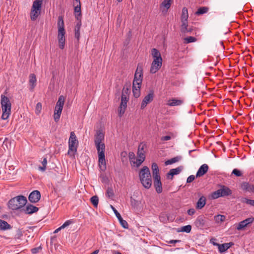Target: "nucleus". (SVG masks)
I'll return each instance as SVG.
<instances>
[{
    "label": "nucleus",
    "instance_id": "obj_42",
    "mask_svg": "<svg viewBox=\"0 0 254 254\" xmlns=\"http://www.w3.org/2000/svg\"><path fill=\"white\" fill-rule=\"evenodd\" d=\"M127 106H122L121 104L120 105V106L119 107V116L120 117H122V116L124 115V114L125 112L126 109L127 108Z\"/></svg>",
    "mask_w": 254,
    "mask_h": 254
},
{
    "label": "nucleus",
    "instance_id": "obj_54",
    "mask_svg": "<svg viewBox=\"0 0 254 254\" xmlns=\"http://www.w3.org/2000/svg\"><path fill=\"white\" fill-rule=\"evenodd\" d=\"M115 214L116 215V217L118 219H121V218L122 217L121 215L119 213V212L112 206H111Z\"/></svg>",
    "mask_w": 254,
    "mask_h": 254
},
{
    "label": "nucleus",
    "instance_id": "obj_15",
    "mask_svg": "<svg viewBox=\"0 0 254 254\" xmlns=\"http://www.w3.org/2000/svg\"><path fill=\"white\" fill-rule=\"evenodd\" d=\"M41 198V194L39 191L35 190L31 192L28 197L29 200L32 203L37 202Z\"/></svg>",
    "mask_w": 254,
    "mask_h": 254
},
{
    "label": "nucleus",
    "instance_id": "obj_39",
    "mask_svg": "<svg viewBox=\"0 0 254 254\" xmlns=\"http://www.w3.org/2000/svg\"><path fill=\"white\" fill-rule=\"evenodd\" d=\"M174 137V134L172 132H168L167 135L166 136H163L161 137V140L162 141H167L171 139L172 138Z\"/></svg>",
    "mask_w": 254,
    "mask_h": 254
},
{
    "label": "nucleus",
    "instance_id": "obj_31",
    "mask_svg": "<svg viewBox=\"0 0 254 254\" xmlns=\"http://www.w3.org/2000/svg\"><path fill=\"white\" fill-rule=\"evenodd\" d=\"M182 159V157L180 156H177L170 159H168L165 162L166 166L172 164L176 162L179 161Z\"/></svg>",
    "mask_w": 254,
    "mask_h": 254
},
{
    "label": "nucleus",
    "instance_id": "obj_13",
    "mask_svg": "<svg viewBox=\"0 0 254 254\" xmlns=\"http://www.w3.org/2000/svg\"><path fill=\"white\" fill-rule=\"evenodd\" d=\"M154 98V94L153 92H150L147 95L143 98L141 104V109H143L145 108L147 104L150 103Z\"/></svg>",
    "mask_w": 254,
    "mask_h": 254
},
{
    "label": "nucleus",
    "instance_id": "obj_18",
    "mask_svg": "<svg viewBox=\"0 0 254 254\" xmlns=\"http://www.w3.org/2000/svg\"><path fill=\"white\" fill-rule=\"evenodd\" d=\"M29 90L30 91H33L36 85L37 79L36 75L33 73H31L29 75Z\"/></svg>",
    "mask_w": 254,
    "mask_h": 254
},
{
    "label": "nucleus",
    "instance_id": "obj_62",
    "mask_svg": "<svg viewBox=\"0 0 254 254\" xmlns=\"http://www.w3.org/2000/svg\"><path fill=\"white\" fill-rule=\"evenodd\" d=\"M161 191H162V184H161V181H160V190H159L160 193Z\"/></svg>",
    "mask_w": 254,
    "mask_h": 254
},
{
    "label": "nucleus",
    "instance_id": "obj_22",
    "mask_svg": "<svg viewBox=\"0 0 254 254\" xmlns=\"http://www.w3.org/2000/svg\"><path fill=\"white\" fill-rule=\"evenodd\" d=\"M39 210V208L33 205L32 204H28L26 205L25 208L24 209V211L26 214H32L33 213L36 212Z\"/></svg>",
    "mask_w": 254,
    "mask_h": 254
},
{
    "label": "nucleus",
    "instance_id": "obj_48",
    "mask_svg": "<svg viewBox=\"0 0 254 254\" xmlns=\"http://www.w3.org/2000/svg\"><path fill=\"white\" fill-rule=\"evenodd\" d=\"M146 147V145L143 142H141L139 144L138 147V151L140 152H145L144 149Z\"/></svg>",
    "mask_w": 254,
    "mask_h": 254
},
{
    "label": "nucleus",
    "instance_id": "obj_47",
    "mask_svg": "<svg viewBox=\"0 0 254 254\" xmlns=\"http://www.w3.org/2000/svg\"><path fill=\"white\" fill-rule=\"evenodd\" d=\"M121 225H122V226L124 228H128V223H127V222L124 220L122 217L121 218V219H118Z\"/></svg>",
    "mask_w": 254,
    "mask_h": 254
},
{
    "label": "nucleus",
    "instance_id": "obj_6",
    "mask_svg": "<svg viewBox=\"0 0 254 254\" xmlns=\"http://www.w3.org/2000/svg\"><path fill=\"white\" fill-rule=\"evenodd\" d=\"M78 141L73 131L70 132L68 140V150L67 154L71 157H74L77 152Z\"/></svg>",
    "mask_w": 254,
    "mask_h": 254
},
{
    "label": "nucleus",
    "instance_id": "obj_29",
    "mask_svg": "<svg viewBox=\"0 0 254 254\" xmlns=\"http://www.w3.org/2000/svg\"><path fill=\"white\" fill-rule=\"evenodd\" d=\"M63 109L55 107L54 119L56 122H58L60 118Z\"/></svg>",
    "mask_w": 254,
    "mask_h": 254
},
{
    "label": "nucleus",
    "instance_id": "obj_8",
    "mask_svg": "<svg viewBox=\"0 0 254 254\" xmlns=\"http://www.w3.org/2000/svg\"><path fill=\"white\" fill-rule=\"evenodd\" d=\"M232 191L228 187L222 185L220 188L211 193V197L215 199L220 197H225L231 195Z\"/></svg>",
    "mask_w": 254,
    "mask_h": 254
},
{
    "label": "nucleus",
    "instance_id": "obj_32",
    "mask_svg": "<svg viewBox=\"0 0 254 254\" xmlns=\"http://www.w3.org/2000/svg\"><path fill=\"white\" fill-rule=\"evenodd\" d=\"M214 221L217 223H221L226 219V216L223 215L218 214L214 216Z\"/></svg>",
    "mask_w": 254,
    "mask_h": 254
},
{
    "label": "nucleus",
    "instance_id": "obj_1",
    "mask_svg": "<svg viewBox=\"0 0 254 254\" xmlns=\"http://www.w3.org/2000/svg\"><path fill=\"white\" fill-rule=\"evenodd\" d=\"M94 137V143L98 156L99 166L100 169L104 171L106 169V163L105 155V135L102 130L99 129L96 131Z\"/></svg>",
    "mask_w": 254,
    "mask_h": 254
},
{
    "label": "nucleus",
    "instance_id": "obj_61",
    "mask_svg": "<svg viewBox=\"0 0 254 254\" xmlns=\"http://www.w3.org/2000/svg\"><path fill=\"white\" fill-rule=\"evenodd\" d=\"M162 59L161 56V54H160V68L161 67V66L162 65Z\"/></svg>",
    "mask_w": 254,
    "mask_h": 254
},
{
    "label": "nucleus",
    "instance_id": "obj_30",
    "mask_svg": "<svg viewBox=\"0 0 254 254\" xmlns=\"http://www.w3.org/2000/svg\"><path fill=\"white\" fill-rule=\"evenodd\" d=\"M11 226L5 221L0 219V229L1 230H7L11 229Z\"/></svg>",
    "mask_w": 254,
    "mask_h": 254
},
{
    "label": "nucleus",
    "instance_id": "obj_60",
    "mask_svg": "<svg viewBox=\"0 0 254 254\" xmlns=\"http://www.w3.org/2000/svg\"><path fill=\"white\" fill-rule=\"evenodd\" d=\"M99 252V250H96L95 251H94L93 252H92V253H91L90 254H98Z\"/></svg>",
    "mask_w": 254,
    "mask_h": 254
},
{
    "label": "nucleus",
    "instance_id": "obj_49",
    "mask_svg": "<svg viewBox=\"0 0 254 254\" xmlns=\"http://www.w3.org/2000/svg\"><path fill=\"white\" fill-rule=\"evenodd\" d=\"M107 195L110 198L112 197L114 195V191L112 188H108L107 190Z\"/></svg>",
    "mask_w": 254,
    "mask_h": 254
},
{
    "label": "nucleus",
    "instance_id": "obj_3",
    "mask_svg": "<svg viewBox=\"0 0 254 254\" xmlns=\"http://www.w3.org/2000/svg\"><path fill=\"white\" fill-rule=\"evenodd\" d=\"M58 39L59 43V47L61 49L63 50L65 46V31L64 27V21L63 18L62 16L58 17Z\"/></svg>",
    "mask_w": 254,
    "mask_h": 254
},
{
    "label": "nucleus",
    "instance_id": "obj_17",
    "mask_svg": "<svg viewBox=\"0 0 254 254\" xmlns=\"http://www.w3.org/2000/svg\"><path fill=\"white\" fill-rule=\"evenodd\" d=\"M254 221V218L249 217L241 221L237 226L238 230H241L247 227L249 224H252Z\"/></svg>",
    "mask_w": 254,
    "mask_h": 254
},
{
    "label": "nucleus",
    "instance_id": "obj_40",
    "mask_svg": "<svg viewBox=\"0 0 254 254\" xmlns=\"http://www.w3.org/2000/svg\"><path fill=\"white\" fill-rule=\"evenodd\" d=\"M90 201L94 206L97 207L98 204L99 198L96 195L93 196L90 198Z\"/></svg>",
    "mask_w": 254,
    "mask_h": 254
},
{
    "label": "nucleus",
    "instance_id": "obj_20",
    "mask_svg": "<svg viewBox=\"0 0 254 254\" xmlns=\"http://www.w3.org/2000/svg\"><path fill=\"white\" fill-rule=\"evenodd\" d=\"M209 169L208 166L206 164H203L198 169L196 174V177L198 178L203 176L207 173Z\"/></svg>",
    "mask_w": 254,
    "mask_h": 254
},
{
    "label": "nucleus",
    "instance_id": "obj_53",
    "mask_svg": "<svg viewBox=\"0 0 254 254\" xmlns=\"http://www.w3.org/2000/svg\"><path fill=\"white\" fill-rule=\"evenodd\" d=\"M73 221L71 220H68L66 221L61 226L63 229L67 227L70 224L72 223Z\"/></svg>",
    "mask_w": 254,
    "mask_h": 254
},
{
    "label": "nucleus",
    "instance_id": "obj_33",
    "mask_svg": "<svg viewBox=\"0 0 254 254\" xmlns=\"http://www.w3.org/2000/svg\"><path fill=\"white\" fill-rule=\"evenodd\" d=\"M208 11V8L206 6H203L199 7L197 10L195 12V14L197 15H201L206 13Z\"/></svg>",
    "mask_w": 254,
    "mask_h": 254
},
{
    "label": "nucleus",
    "instance_id": "obj_37",
    "mask_svg": "<svg viewBox=\"0 0 254 254\" xmlns=\"http://www.w3.org/2000/svg\"><path fill=\"white\" fill-rule=\"evenodd\" d=\"M129 100V96H126L124 95H122L121 96V101L120 104L122 106H127V103Z\"/></svg>",
    "mask_w": 254,
    "mask_h": 254
},
{
    "label": "nucleus",
    "instance_id": "obj_59",
    "mask_svg": "<svg viewBox=\"0 0 254 254\" xmlns=\"http://www.w3.org/2000/svg\"><path fill=\"white\" fill-rule=\"evenodd\" d=\"M62 229H63V228H62V226H61L59 228H58V229H56L54 233H57Z\"/></svg>",
    "mask_w": 254,
    "mask_h": 254
},
{
    "label": "nucleus",
    "instance_id": "obj_21",
    "mask_svg": "<svg viewBox=\"0 0 254 254\" xmlns=\"http://www.w3.org/2000/svg\"><path fill=\"white\" fill-rule=\"evenodd\" d=\"M254 185L250 184L248 182H244L241 184V187L244 191L250 193H252Z\"/></svg>",
    "mask_w": 254,
    "mask_h": 254
},
{
    "label": "nucleus",
    "instance_id": "obj_9",
    "mask_svg": "<svg viewBox=\"0 0 254 254\" xmlns=\"http://www.w3.org/2000/svg\"><path fill=\"white\" fill-rule=\"evenodd\" d=\"M151 54L154 60L151 65L150 72L153 74L159 70V51L157 49L153 48L151 50Z\"/></svg>",
    "mask_w": 254,
    "mask_h": 254
},
{
    "label": "nucleus",
    "instance_id": "obj_16",
    "mask_svg": "<svg viewBox=\"0 0 254 254\" xmlns=\"http://www.w3.org/2000/svg\"><path fill=\"white\" fill-rule=\"evenodd\" d=\"M143 78V68L142 66L139 64H138L137 69L134 74V77L133 82H134L135 80H140L139 85H141Z\"/></svg>",
    "mask_w": 254,
    "mask_h": 254
},
{
    "label": "nucleus",
    "instance_id": "obj_63",
    "mask_svg": "<svg viewBox=\"0 0 254 254\" xmlns=\"http://www.w3.org/2000/svg\"><path fill=\"white\" fill-rule=\"evenodd\" d=\"M113 254H122V253L118 251H115L114 252Z\"/></svg>",
    "mask_w": 254,
    "mask_h": 254
},
{
    "label": "nucleus",
    "instance_id": "obj_64",
    "mask_svg": "<svg viewBox=\"0 0 254 254\" xmlns=\"http://www.w3.org/2000/svg\"><path fill=\"white\" fill-rule=\"evenodd\" d=\"M194 151H195V150H190L189 152V154L190 155L191 152Z\"/></svg>",
    "mask_w": 254,
    "mask_h": 254
},
{
    "label": "nucleus",
    "instance_id": "obj_46",
    "mask_svg": "<svg viewBox=\"0 0 254 254\" xmlns=\"http://www.w3.org/2000/svg\"><path fill=\"white\" fill-rule=\"evenodd\" d=\"M232 174H233L237 177H242L243 176L242 172L237 169H234L232 171Z\"/></svg>",
    "mask_w": 254,
    "mask_h": 254
},
{
    "label": "nucleus",
    "instance_id": "obj_44",
    "mask_svg": "<svg viewBox=\"0 0 254 254\" xmlns=\"http://www.w3.org/2000/svg\"><path fill=\"white\" fill-rule=\"evenodd\" d=\"M143 159L137 158L136 161L133 162V166L139 167L144 161Z\"/></svg>",
    "mask_w": 254,
    "mask_h": 254
},
{
    "label": "nucleus",
    "instance_id": "obj_14",
    "mask_svg": "<svg viewBox=\"0 0 254 254\" xmlns=\"http://www.w3.org/2000/svg\"><path fill=\"white\" fill-rule=\"evenodd\" d=\"M139 82H140V80H135L134 82H133L132 92L135 98H138L140 96L141 85H139Z\"/></svg>",
    "mask_w": 254,
    "mask_h": 254
},
{
    "label": "nucleus",
    "instance_id": "obj_23",
    "mask_svg": "<svg viewBox=\"0 0 254 254\" xmlns=\"http://www.w3.org/2000/svg\"><path fill=\"white\" fill-rule=\"evenodd\" d=\"M193 30V28L191 26H189L188 23L186 24H181V31L183 34H190Z\"/></svg>",
    "mask_w": 254,
    "mask_h": 254
},
{
    "label": "nucleus",
    "instance_id": "obj_45",
    "mask_svg": "<svg viewBox=\"0 0 254 254\" xmlns=\"http://www.w3.org/2000/svg\"><path fill=\"white\" fill-rule=\"evenodd\" d=\"M42 104L41 103L39 102L36 104L35 108V113L36 115H39L42 110Z\"/></svg>",
    "mask_w": 254,
    "mask_h": 254
},
{
    "label": "nucleus",
    "instance_id": "obj_50",
    "mask_svg": "<svg viewBox=\"0 0 254 254\" xmlns=\"http://www.w3.org/2000/svg\"><path fill=\"white\" fill-rule=\"evenodd\" d=\"M137 158L145 160V152L137 151Z\"/></svg>",
    "mask_w": 254,
    "mask_h": 254
},
{
    "label": "nucleus",
    "instance_id": "obj_19",
    "mask_svg": "<svg viewBox=\"0 0 254 254\" xmlns=\"http://www.w3.org/2000/svg\"><path fill=\"white\" fill-rule=\"evenodd\" d=\"M73 5L74 6V13L75 17L78 19V16L81 15V3L80 0H73Z\"/></svg>",
    "mask_w": 254,
    "mask_h": 254
},
{
    "label": "nucleus",
    "instance_id": "obj_57",
    "mask_svg": "<svg viewBox=\"0 0 254 254\" xmlns=\"http://www.w3.org/2000/svg\"><path fill=\"white\" fill-rule=\"evenodd\" d=\"M131 204L132 206H135L138 204V202L134 199H131Z\"/></svg>",
    "mask_w": 254,
    "mask_h": 254
},
{
    "label": "nucleus",
    "instance_id": "obj_52",
    "mask_svg": "<svg viewBox=\"0 0 254 254\" xmlns=\"http://www.w3.org/2000/svg\"><path fill=\"white\" fill-rule=\"evenodd\" d=\"M129 91L128 88L125 86L123 89L122 95L129 96Z\"/></svg>",
    "mask_w": 254,
    "mask_h": 254
},
{
    "label": "nucleus",
    "instance_id": "obj_55",
    "mask_svg": "<svg viewBox=\"0 0 254 254\" xmlns=\"http://www.w3.org/2000/svg\"><path fill=\"white\" fill-rule=\"evenodd\" d=\"M195 213V210L194 208H190L189 209L187 213L189 215L192 216L194 215Z\"/></svg>",
    "mask_w": 254,
    "mask_h": 254
},
{
    "label": "nucleus",
    "instance_id": "obj_56",
    "mask_svg": "<svg viewBox=\"0 0 254 254\" xmlns=\"http://www.w3.org/2000/svg\"><path fill=\"white\" fill-rule=\"evenodd\" d=\"M195 179V176L194 175H190V176L187 180V182L188 183H190L192 182Z\"/></svg>",
    "mask_w": 254,
    "mask_h": 254
},
{
    "label": "nucleus",
    "instance_id": "obj_38",
    "mask_svg": "<svg viewBox=\"0 0 254 254\" xmlns=\"http://www.w3.org/2000/svg\"><path fill=\"white\" fill-rule=\"evenodd\" d=\"M191 230V226L190 225H186L181 227L180 230L178 232H186L187 233H190Z\"/></svg>",
    "mask_w": 254,
    "mask_h": 254
},
{
    "label": "nucleus",
    "instance_id": "obj_43",
    "mask_svg": "<svg viewBox=\"0 0 254 254\" xmlns=\"http://www.w3.org/2000/svg\"><path fill=\"white\" fill-rule=\"evenodd\" d=\"M196 41V38L194 37L189 36L184 38V42L185 43H190L194 42Z\"/></svg>",
    "mask_w": 254,
    "mask_h": 254
},
{
    "label": "nucleus",
    "instance_id": "obj_41",
    "mask_svg": "<svg viewBox=\"0 0 254 254\" xmlns=\"http://www.w3.org/2000/svg\"><path fill=\"white\" fill-rule=\"evenodd\" d=\"M242 202L251 206H254V200L248 199L247 198H243Z\"/></svg>",
    "mask_w": 254,
    "mask_h": 254
},
{
    "label": "nucleus",
    "instance_id": "obj_2",
    "mask_svg": "<svg viewBox=\"0 0 254 254\" xmlns=\"http://www.w3.org/2000/svg\"><path fill=\"white\" fill-rule=\"evenodd\" d=\"M139 177L142 186L146 189H149L152 185V179L149 168L144 166L139 172Z\"/></svg>",
    "mask_w": 254,
    "mask_h": 254
},
{
    "label": "nucleus",
    "instance_id": "obj_24",
    "mask_svg": "<svg viewBox=\"0 0 254 254\" xmlns=\"http://www.w3.org/2000/svg\"><path fill=\"white\" fill-rule=\"evenodd\" d=\"M188 17L189 14L188 9L186 7H184L182 9L181 16L182 24L188 23Z\"/></svg>",
    "mask_w": 254,
    "mask_h": 254
},
{
    "label": "nucleus",
    "instance_id": "obj_34",
    "mask_svg": "<svg viewBox=\"0 0 254 254\" xmlns=\"http://www.w3.org/2000/svg\"><path fill=\"white\" fill-rule=\"evenodd\" d=\"M64 103V99L63 96L59 97V99L56 103L55 107L63 109Z\"/></svg>",
    "mask_w": 254,
    "mask_h": 254
},
{
    "label": "nucleus",
    "instance_id": "obj_28",
    "mask_svg": "<svg viewBox=\"0 0 254 254\" xmlns=\"http://www.w3.org/2000/svg\"><path fill=\"white\" fill-rule=\"evenodd\" d=\"M205 223V220L203 216H200L197 218L195 221V225L197 227H203Z\"/></svg>",
    "mask_w": 254,
    "mask_h": 254
},
{
    "label": "nucleus",
    "instance_id": "obj_26",
    "mask_svg": "<svg viewBox=\"0 0 254 254\" xmlns=\"http://www.w3.org/2000/svg\"><path fill=\"white\" fill-rule=\"evenodd\" d=\"M206 198L204 196H201L196 204V208L197 209H202L206 204Z\"/></svg>",
    "mask_w": 254,
    "mask_h": 254
},
{
    "label": "nucleus",
    "instance_id": "obj_35",
    "mask_svg": "<svg viewBox=\"0 0 254 254\" xmlns=\"http://www.w3.org/2000/svg\"><path fill=\"white\" fill-rule=\"evenodd\" d=\"M41 164L42 165V166H39L38 167V169L42 172H44L45 171L46 169V167L47 165V160L46 157H44L43 159V160L41 161Z\"/></svg>",
    "mask_w": 254,
    "mask_h": 254
},
{
    "label": "nucleus",
    "instance_id": "obj_7",
    "mask_svg": "<svg viewBox=\"0 0 254 254\" xmlns=\"http://www.w3.org/2000/svg\"><path fill=\"white\" fill-rule=\"evenodd\" d=\"M43 0H35L32 4L30 13L31 20L35 21L41 13Z\"/></svg>",
    "mask_w": 254,
    "mask_h": 254
},
{
    "label": "nucleus",
    "instance_id": "obj_58",
    "mask_svg": "<svg viewBox=\"0 0 254 254\" xmlns=\"http://www.w3.org/2000/svg\"><path fill=\"white\" fill-rule=\"evenodd\" d=\"M181 241L180 240H171L169 243L170 244H175V243H179Z\"/></svg>",
    "mask_w": 254,
    "mask_h": 254
},
{
    "label": "nucleus",
    "instance_id": "obj_4",
    "mask_svg": "<svg viewBox=\"0 0 254 254\" xmlns=\"http://www.w3.org/2000/svg\"><path fill=\"white\" fill-rule=\"evenodd\" d=\"M0 97V104L2 112L1 119L5 120L7 119L10 115L11 104L7 97L3 95H1Z\"/></svg>",
    "mask_w": 254,
    "mask_h": 254
},
{
    "label": "nucleus",
    "instance_id": "obj_12",
    "mask_svg": "<svg viewBox=\"0 0 254 254\" xmlns=\"http://www.w3.org/2000/svg\"><path fill=\"white\" fill-rule=\"evenodd\" d=\"M182 166H180L176 168L171 169L167 174V178L169 180H172L174 176L179 174L183 169Z\"/></svg>",
    "mask_w": 254,
    "mask_h": 254
},
{
    "label": "nucleus",
    "instance_id": "obj_36",
    "mask_svg": "<svg viewBox=\"0 0 254 254\" xmlns=\"http://www.w3.org/2000/svg\"><path fill=\"white\" fill-rule=\"evenodd\" d=\"M81 26V23L78 22L76 24L75 28V37L78 40L79 39L80 37V28Z\"/></svg>",
    "mask_w": 254,
    "mask_h": 254
},
{
    "label": "nucleus",
    "instance_id": "obj_51",
    "mask_svg": "<svg viewBox=\"0 0 254 254\" xmlns=\"http://www.w3.org/2000/svg\"><path fill=\"white\" fill-rule=\"evenodd\" d=\"M42 250V247L40 246L39 247L34 248L31 249V252L33 254H36L39 253Z\"/></svg>",
    "mask_w": 254,
    "mask_h": 254
},
{
    "label": "nucleus",
    "instance_id": "obj_11",
    "mask_svg": "<svg viewBox=\"0 0 254 254\" xmlns=\"http://www.w3.org/2000/svg\"><path fill=\"white\" fill-rule=\"evenodd\" d=\"M173 1V0H163L160 4V12H161V15H166Z\"/></svg>",
    "mask_w": 254,
    "mask_h": 254
},
{
    "label": "nucleus",
    "instance_id": "obj_27",
    "mask_svg": "<svg viewBox=\"0 0 254 254\" xmlns=\"http://www.w3.org/2000/svg\"><path fill=\"white\" fill-rule=\"evenodd\" d=\"M183 103L182 100L173 98L168 101L167 105L169 106H175L181 105Z\"/></svg>",
    "mask_w": 254,
    "mask_h": 254
},
{
    "label": "nucleus",
    "instance_id": "obj_25",
    "mask_svg": "<svg viewBox=\"0 0 254 254\" xmlns=\"http://www.w3.org/2000/svg\"><path fill=\"white\" fill-rule=\"evenodd\" d=\"M218 247V250L220 253H223L226 251L232 246V243H224L222 244H214Z\"/></svg>",
    "mask_w": 254,
    "mask_h": 254
},
{
    "label": "nucleus",
    "instance_id": "obj_5",
    "mask_svg": "<svg viewBox=\"0 0 254 254\" xmlns=\"http://www.w3.org/2000/svg\"><path fill=\"white\" fill-rule=\"evenodd\" d=\"M26 197L22 195H18L10 199L8 201V207L13 210L21 208L27 203Z\"/></svg>",
    "mask_w": 254,
    "mask_h": 254
},
{
    "label": "nucleus",
    "instance_id": "obj_10",
    "mask_svg": "<svg viewBox=\"0 0 254 254\" xmlns=\"http://www.w3.org/2000/svg\"><path fill=\"white\" fill-rule=\"evenodd\" d=\"M154 185L156 191L159 193V167L157 163H153L151 166Z\"/></svg>",
    "mask_w": 254,
    "mask_h": 254
}]
</instances>
